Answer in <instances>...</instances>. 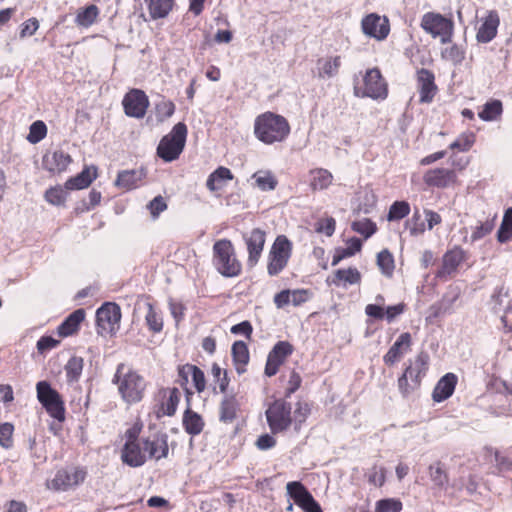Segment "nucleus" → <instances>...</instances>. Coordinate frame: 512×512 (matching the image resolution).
<instances>
[{
    "instance_id": "f257e3e1",
    "label": "nucleus",
    "mask_w": 512,
    "mask_h": 512,
    "mask_svg": "<svg viewBox=\"0 0 512 512\" xmlns=\"http://www.w3.org/2000/svg\"><path fill=\"white\" fill-rule=\"evenodd\" d=\"M112 383L123 403L128 406L138 404L145 398L148 382L138 370L126 363L116 366Z\"/></svg>"
},
{
    "instance_id": "f03ea898",
    "label": "nucleus",
    "mask_w": 512,
    "mask_h": 512,
    "mask_svg": "<svg viewBox=\"0 0 512 512\" xmlns=\"http://www.w3.org/2000/svg\"><path fill=\"white\" fill-rule=\"evenodd\" d=\"M290 132L288 120L280 114L266 111L255 118L254 135L266 145L284 142Z\"/></svg>"
},
{
    "instance_id": "7ed1b4c3",
    "label": "nucleus",
    "mask_w": 512,
    "mask_h": 512,
    "mask_svg": "<svg viewBox=\"0 0 512 512\" xmlns=\"http://www.w3.org/2000/svg\"><path fill=\"white\" fill-rule=\"evenodd\" d=\"M429 366L430 357L425 351H420L413 359L407 361L402 374L397 380L398 390L402 397L408 398L420 389Z\"/></svg>"
},
{
    "instance_id": "20e7f679",
    "label": "nucleus",
    "mask_w": 512,
    "mask_h": 512,
    "mask_svg": "<svg viewBox=\"0 0 512 512\" xmlns=\"http://www.w3.org/2000/svg\"><path fill=\"white\" fill-rule=\"evenodd\" d=\"M213 265L217 272L226 278H235L242 274L243 266L238 259L231 240H217L212 247Z\"/></svg>"
},
{
    "instance_id": "39448f33",
    "label": "nucleus",
    "mask_w": 512,
    "mask_h": 512,
    "mask_svg": "<svg viewBox=\"0 0 512 512\" xmlns=\"http://www.w3.org/2000/svg\"><path fill=\"white\" fill-rule=\"evenodd\" d=\"M354 94L357 97H367L373 100H385L389 94L388 83L379 68L367 69L361 80L354 82Z\"/></svg>"
},
{
    "instance_id": "423d86ee",
    "label": "nucleus",
    "mask_w": 512,
    "mask_h": 512,
    "mask_svg": "<svg viewBox=\"0 0 512 512\" xmlns=\"http://www.w3.org/2000/svg\"><path fill=\"white\" fill-rule=\"evenodd\" d=\"M187 133V126L183 122L175 124L160 140L156 150L157 156L165 162L177 160L185 148Z\"/></svg>"
},
{
    "instance_id": "0eeeda50",
    "label": "nucleus",
    "mask_w": 512,
    "mask_h": 512,
    "mask_svg": "<svg viewBox=\"0 0 512 512\" xmlns=\"http://www.w3.org/2000/svg\"><path fill=\"white\" fill-rule=\"evenodd\" d=\"M293 252V243L286 235H278L272 243L267 259L269 276L279 275L289 263Z\"/></svg>"
},
{
    "instance_id": "6e6552de",
    "label": "nucleus",
    "mask_w": 512,
    "mask_h": 512,
    "mask_svg": "<svg viewBox=\"0 0 512 512\" xmlns=\"http://www.w3.org/2000/svg\"><path fill=\"white\" fill-rule=\"evenodd\" d=\"M421 28L433 38H440L441 43H451L454 34V22L438 12L425 13L420 22Z\"/></svg>"
},
{
    "instance_id": "1a4fd4ad",
    "label": "nucleus",
    "mask_w": 512,
    "mask_h": 512,
    "mask_svg": "<svg viewBox=\"0 0 512 512\" xmlns=\"http://www.w3.org/2000/svg\"><path fill=\"white\" fill-rule=\"evenodd\" d=\"M265 416L274 435L287 431L293 424L292 407L285 399H276L269 404Z\"/></svg>"
},
{
    "instance_id": "9d476101",
    "label": "nucleus",
    "mask_w": 512,
    "mask_h": 512,
    "mask_svg": "<svg viewBox=\"0 0 512 512\" xmlns=\"http://www.w3.org/2000/svg\"><path fill=\"white\" fill-rule=\"evenodd\" d=\"M37 398L46 412L55 420L65 421V405L61 395L53 389L47 381H40L36 385Z\"/></svg>"
},
{
    "instance_id": "9b49d317",
    "label": "nucleus",
    "mask_w": 512,
    "mask_h": 512,
    "mask_svg": "<svg viewBox=\"0 0 512 512\" xmlns=\"http://www.w3.org/2000/svg\"><path fill=\"white\" fill-rule=\"evenodd\" d=\"M121 309L116 303H104L96 311L97 333L101 336L113 335L119 329Z\"/></svg>"
},
{
    "instance_id": "f8f14e48",
    "label": "nucleus",
    "mask_w": 512,
    "mask_h": 512,
    "mask_svg": "<svg viewBox=\"0 0 512 512\" xmlns=\"http://www.w3.org/2000/svg\"><path fill=\"white\" fill-rule=\"evenodd\" d=\"M181 392L177 387H161L155 394L154 414L157 419L176 414Z\"/></svg>"
},
{
    "instance_id": "ddd939ff",
    "label": "nucleus",
    "mask_w": 512,
    "mask_h": 512,
    "mask_svg": "<svg viewBox=\"0 0 512 512\" xmlns=\"http://www.w3.org/2000/svg\"><path fill=\"white\" fill-rule=\"evenodd\" d=\"M87 478V469L74 466L71 469H59L54 478L47 482V487L54 491H67L80 484Z\"/></svg>"
},
{
    "instance_id": "4468645a",
    "label": "nucleus",
    "mask_w": 512,
    "mask_h": 512,
    "mask_svg": "<svg viewBox=\"0 0 512 512\" xmlns=\"http://www.w3.org/2000/svg\"><path fill=\"white\" fill-rule=\"evenodd\" d=\"M423 183L431 189H447L459 184L458 175L454 169L435 167L426 170L422 176Z\"/></svg>"
},
{
    "instance_id": "2eb2a0df",
    "label": "nucleus",
    "mask_w": 512,
    "mask_h": 512,
    "mask_svg": "<svg viewBox=\"0 0 512 512\" xmlns=\"http://www.w3.org/2000/svg\"><path fill=\"white\" fill-rule=\"evenodd\" d=\"M293 352L294 346L289 341L284 340L275 343L267 355L264 367L265 376H275Z\"/></svg>"
},
{
    "instance_id": "dca6fc26",
    "label": "nucleus",
    "mask_w": 512,
    "mask_h": 512,
    "mask_svg": "<svg viewBox=\"0 0 512 512\" xmlns=\"http://www.w3.org/2000/svg\"><path fill=\"white\" fill-rule=\"evenodd\" d=\"M286 493L303 512H323L320 504L302 482H288Z\"/></svg>"
},
{
    "instance_id": "f3484780",
    "label": "nucleus",
    "mask_w": 512,
    "mask_h": 512,
    "mask_svg": "<svg viewBox=\"0 0 512 512\" xmlns=\"http://www.w3.org/2000/svg\"><path fill=\"white\" fill-rule=\"evenodd\" d=\"M122 105L128 117L142 119L146 115L150 102L143 90L133 88L124 95Z\"/></svg>"
},
{
    "instance_id": "a211bd4d",
    "label": "nucleus",
    "mask_w": 512,
    "mask_h": 512,
    "mask_svg": "<svg viewBox=\"0 0 512 512\" xmlns=\"http://www.w3.org/2000/svg\"><path fill=\"white\" fill-rule=\"evenodd\" d=\"M361 30L366 36L383 41L390 33V21L386 16L370 13L362 18Z\"/></svg>"
},
{
    "instance_id": "6ab92c4d",
    "label": "nucleus",
    "mask_w": 512,
    "mask_h": 512,
    "mask_svg": "<svg viewBox=\"0 0 512 512\" xmlns=\"http://www.w3.org/2000/svg\"><path fill=\"white\" fill-rule=\"evenodd\" d=\"M415 79L419 93V103H432L439 91L435 82L434 72L425 68H419L416 70Z\"/></svg>"
},
{
    "instance_id": "aec40b11",
    "label": "nucleus",
    "mask_w": 512,
    "mask_h": 512,
    "mask_svg": "<svg viewBox=\"0 0 512 512\" xmlns=\"http://www.w3.org/2000/svg\"><path fill=\"white\" fill-rule=\"evenodd\" d=\"M243 240L248 252L247 265L254 267L258 264L266 243V232L261 228H254L243 234Z\"/></svg>"
},
{
    "instance_id": "412c9836",
    "label": "nucleus",
    "mask_w": 512,
    "mask_h": 512,
    "mask_svg": "<svg viewBox=\"0 0 512 512\" xmlns=\"http://www.w3.org/2000/svg\"><path fill=\"white\" fill-rule=\"evenodd\" d=\"M143 450L146 453V459L159 461L167 458L169 455L168 435L157 432L142 439Z\"/></svg>"
},
{
    "instance_id": "4be33fe9",
    "label": "nucleus",
    "mask_w": 512,
    "mask_h": 512,
    "mask_svg": "<svg viewBox=\"0 0 512 512\" xmlns=\"http://www.w3.org/2000/svg\"><path fill=\"white\" fill-rule=\"evenodd\" d=\"M467 259V253L459 246L446 251L442 257V264L436 273L438 278H447L456 274L460 265Z\"/></svg>"
},
{
    "instance_id": "5701e85b",
    "label": "nucleus",
    "mask_w": 512,
    "mask_h": 512,
    "mask_svg": "<svg viewBox=\"0 0 512 512\" xmlns=\"http://www.w3.org/2000/svg\"><path fill=\"white\" fill-rule=\"evenodd\" d=\"M412 336L409 332H403L383 356L385 365L391 367L399 362L403 356L411 350Z\"/></svg>"
},
{
    "instance_id": "b1692460",
    "label": "nucleus",
    "mask_w": 512,
    "mask_h": 512,
    "mask_svg": "<svg viewBox=\"0 0 512 512\" xmlns=\"http://www.w3.org/2000/svg\"><path fill=\"white\" fill-rule=\"evenodd\" d=\"M500 24L499 14L496 10H490L486 16L481 19L480 26L477 29L476 40L479 43H488L492 41L498 31Z\"/></svg>"
},
{
    "instance_id": "393cba45",
    "label": "nucleus",
    "mask_w": 512,
    "mask_h": 512,
    "mask_svg": "<svg viewBox=\"0 0 512 512\" xmlns=\"http://www.w3.org/2000/svg\"><path fill=\"white\" fill-rule=\"evenodd\" d=\"M458 383L456 374L449 372L443 375L436 383L432 391V400L436 403L443 402L450 398Z\"/></svg>"
},
{
    "instance_id": "a878e982",
    "label": "nucleus",
    "mask_w": 512,
    "mask_h": 512,
    "mask_svg": "<svg viewBox=\"0 0 512 512\" xmlns=\"http://www.w3.org/2000/svg\"><path fill=\"white\" fill-rule=\"evenodd\" d=\"M121 460L130 467H140L146 462V453L140 442L125 443L121 451Z\"/></svg>"
},
{
    "instance_id": "bb28decb",
    "label": "nucleus",
    "mask_w": 512,
    "mask_h": 512,
    "mask_svg": "<svg viewBox=\"0 0 512 512\" xmlns=\"http://www.w3.org/2000/svg\"><path fill=\"white\" fill-rule=\"evenodd\" d=\"M71 156L63 150H56L43 157V167L53 174H60L67 170L71 164Z\"/></svg>"
},
{
    "instance_id": "cd10ccee",
    "label": "nucleus",
    "mask_w": 512,
    "mask_h": 512,
    "mask_svg": "<svg viewBox=\"0 0 512 512\" xmlns=\"http://www.w3.org/2000/svg\"><path fill=\"white\" fill-rule=\"evenodd\" d=\"M85 319V311L80 308L73 311L65 320L57 327V334L60 338H66L76 335L80 330V325Z\"/></svg>"
},
{
    "instance_id": "c85d7f7f",
    "label": "nucleus",
    "mask_w": 512,
    "mask_h": 512,
    "mask_svg": "<svg viewBox=\"0 0 512 512\" xmlns=\"http://www.w3.org/2000/svg\"><path fill=\"white\" fill-rule=\"evenodd\" d=\"M240 413V402L236 395L225 396L219 405V420L225 424L233 423Z\"/></svg>"
},
{
    "instance_id": "c756f323",
    "label": "nucleus",
    "mask_w": 512,
    "mask_h": 512,
    "mask_svg": "<svg viewBox=\"0 0 512 512\" xmlns=\"http://www.w3.org/2000/svg\"><path fill=\"white\" fill-rule=\"evenodd\" d=\"M97 168L95 166L84 167L77 175L70 177L65 182L67 190H82L88 188L97 178Z\"/></svg>"
},
{
    "instance_id": "7c9ffc66",
    "label": "nucleus",
    "mask_w": 512,
    "mask_h": 512,
    "mask_svg": "<svg viewBox=\"0 0 512 512\" xmlns=\"http://www.w3.org/2000/svg\"><path fill=\"white\" fill-rule=\"evenodd\" d=\"M231 356L236 372L239 375L245 373L250 361L247 344L241 340L235 341L231 347Z\"/></svg>"
},
{
    "instance_id": "2f4dec72",
    "label": "nucleus",
    "mask_w": 512,
    "mask_h": 512,
    "mask_svg": "<svg viewBox=\"0 0 512 512\" xmlns=\"http://www.w3.org/2000/svg\"><path fill=\"white\" fill-rule=\"evenodd\" d=\"M342 65L341 56L323 57L317 60V76L320 79H329L339 73Z\"/></svg>"
},
{
    "instance_id": "473e14b6",
    "label": "nucleus",
    "mask_w": 512,
    "mask_h": 512,
    "mask_svg": "<svg viewBox=\"0 0 512 512\" xmlns=\"http://www.w3.org/2000/svg\"><path fill=\"white\" fill-rule=\"evenodd\" d=\"M234 178L231 170L224 166H219L207 178L206 187L210 192L222 190L227 181Z\"/></svg>"
},
{
    "instance_id": "72a5a7b5",
    "label": "nucleus",
    "mask_w": 512,
    "mask_h": 512,
    "mask_svg": "<svg viewBox=\"0 0 512 512\" xmlns=\"http://www.w3.org/2000/svg\"><path fill=\"white\" fill-rule=\"evenodd\" d=\"M310 188L312 191H321L328 189L334 180L332 173L324 168H315L310 170Z\"/></svg>"
},
{
    "instance_id": "f704fd0d",
    "label": "nucleus",
    "mask_w": 512,
    "mask_h": 512,
    "mask_svg": "<svg viewBox=\"0 0 512 512\" xmlns=\"http://www.w3.org/2000/svg\"><path fill=\"white\" fill-rule=\"evenodd\" d=\"M182 424L186 433L192 436L199 435L205 426L202 416L191 408L184 411Z\"/></svg>"
},
{
    "instance_id": "c9c22d12",
    "label": "nucleus",
    "mask_w": 512,
    "mask_h": 512,
    "mask_svg": "<svg viewBox=\"0 0 512 512\" xmlns=\"http://www.w3.org/2000/svg\"><path fill=\"white\" fill-rule=\"evenodd\" d=\"M146 2L152 20L166 18L175 6V0H146Z\"/></svg>"
},
{
    "instance_id": "e433bc0d",
    "label": "nucleus",
    "mask_w": 512,
    "mask_h": 512,
    "mask_svg": "<svg viewBox=\"0 0 512 512\" xmlns=\"http://www.w3.org/2000/svg\"><path fill=\"white\" fill-rule=\"evenodd\" d=\"M143 174L138 170H124L118 173L115 185L126 191L133 190L139 186Z\"/></svg>"
},
{
    "instance_id": "4c0bfd02",
    "label": "nucleus",
    "mask_w": 512,
    "mask_h": 512,
    "mask_svg": "<svg viewBox=\"0 0 512 512\" xmlns=\"http://www.w3.org/2000/svg\"><path fill=\"white\" fill-rule=\"evenodd\" d=\"M147 312L145 314V323L148 330L153 334L162 332L164 321L162 313L151 302L146 303Z\"/></svg>"
},
{
    "instance_id": "58836bf2",
    "label": "nucleus",
    "mask_w": 512,
    "mask_h": 512,
    "mask_svg": "<svg viewBox=\"0 0 512 512\" xmlns=\"http://www.w3.org/2000/svg\"><path fill=\"white\" fill-rule=\"evenodd\" d=\"M252 179L254 185L261 191H272L278 185V180L274 173L270 170H259L253 173Z\"/></svg>"
},
{
    "instance_id": "ea45409f",
    "label": "nucleus",
    "mask_w": 512,
    "mask_h": 512,
    "mask_svg": "<svg viewBox=\"0 0 512 512\" xmlns=\"http://www.w3.org/2000/svg\"><path fill=\"white\" fill-rule=\"evenodd\" d=\"M503 113V104L498 99H493L483 105L482 110L478 113L481 120L490 122L499 120Z\"/></svg>"
},
{
    "instance_id": "a19ab883",
    "label": "nucleus",
    "mask_w": 512,
    "mask_h": 512,
    "mask_svg": "<svg viewBox=\"0 0 512 512\" xmlns=\"http://www.w3.org/2000/svg\"><path fill=\"white\" fill-rule=\"evenodd\" d=\"M361 282V273L357 268L349 267L347 269H338L334 272L332 283L339 286L341 283L344 284H358Z\"/></svg>"
},
{
    "instance_id": "79ce46f5",
    "label": "nucleus",
    "mask_w": 512,
    "mask_h": 512,
    "mask_svg": "<svg viewBox=\"0 0 512 512\" xmlns=\"http://www.w3.org/2000/svg\"><path fill=\"white\" fill-rule=\"evenodd\" d=\"M347 244L348 246L346 248L336 250L332 258L333 266H336L345 258L352 257L362 249V241L359 238L352 237L348 240Z\"/></svg>"
},
{
    "instance_id": "37998d69",
    "label": "nucleus",
    "mask_w": 512,
    "mask_h": 512,
    "mask_svg": "<svg viewBox=\"0 0 512 512\" xmlns=\"http://www.w3.org/2000/svg\"><path fill=\"white\" fill-rule=\"evenodd\" d=\"M84 368V360L80 356H72L65 364L67 382H78Z\"/></svg>"
},
{
    "instance_id": "c03bdc74",
    "label": "nucleus",
    "mask_w": 512,
    "mask_h": 512,
    "mask_svg": "<svg viewBox=\"0 0 512 512\" xmlns=\"http://www.w3.org/2000/svg\"><path fill=\"white\" fill-rule=\"evenodd\" d=\"M67 191L65 185H56L45 191L44 198L51 205L64 206L68 196Z\"/></svg>"
},
{
    "instance_id": "a18cd8bd",
    "label": "nucleus",
    "mask_w": 512,
    "mask_h": 512,
    "mask_svg": "<svg viewBox=\"0 0 512 512\" xmlns=\"http://www.w3.org/2000/svg\"><path fill=\"white\" fill-rule=\"evenodd\" d=\"M311 413V405L305 400H298L295 403V409L293 412V424L294 429L299 431L302 427V424L307 420L308 416Z\"/></svg>"
},
{
    "instance_id": "49530a36",
    "label": "nucleus",
    "mask_w": 512,
    "mask_h": 512,
    "mask_svg": "<svg viewBox=\"0 0 512 512\" xmlns=\"http://www.w3.org/2000/svg\"><path fill=\"white\" fill-rule=\"evenodd\" d=\"M377 266L386 277H392L395 269V261L388 249H383L377 255Z\"/></svg>"
},
{
    "instance_id": "de8ad7c7",
    "label": "nucleus",
    "mask_w": 512,
    "mask_h": 512,
    "mask_svg": "<svg viewBox=\"0 0 512 512\" xmlns=\"http://www.w3.org/2000/svg\"><path fill=\"white\" fill-rule=\"evenodd\" d=\"M411 207L407 201H395L391 204L387 220L390 222L400 221L410 214Z\"/></svg>"
},
{
    "instance_id": "09e8293b",
    "label": "nucleus",
    "mask_w": 512,
    "mask_h": 512,
    "mask_svg": "<svg viewBox=\"0 0 512 512\" xmlns=\"http://www.w3.org/2000/svg\"><path fill=\"white\" fill-rule=\"evenodd\" d=\"M98 15V7L94 4H91L77 13L75 22L79 26L89 27L96 21Z\"/></svg>"
},
{
    "instance_id": "8fccbe9b",
    "label": "nucleus",
    "mask_w": 512,
    "mask_h": 512,
    "mask_svg": "<svg viewBox=\"0 0 512 512\" xmlns=\"http://www.w3.org/2000/svg\"><path fill=\"white\" fill-rule=\"evenodd\" d=\"M441 57L454 65H459L465 59V49L458 44H452L441 51Z\"/></svg>"
},
{
    "instance_id": "3c124183",
    "label": "nucleus",
    "mask_w": 512,
    "mask_h": 512,
    "mask_svg": "<svg viewBox=\"0 0 512 512\" xmlns=\"http://www.w3.org/2000/svg\"><path fill=\"white\" fill-rule=\"evenodd\" d=\"M476 142V135L474 132L461 133L455 141H453L449 148L451 150H458L461 152L469 151Z\"/></svg>"
},
{
    "instance_id": "603ef678",
    "label": "nucleus",
    "mask_w": 512,
    "mask_h": 512,
    "mask_svg": "<svg viewBox=\"0 0 512 512\" xmlns=\"http://www.w3.org/2000/svg\"><path fill=\"white\" fill-rule=\"evenodd\" d=\"M351 229L364 236L365 239L371 237L377 231V225L374 221L369 218H363L352 222Z\"/></svg>"
},
{
    "instance_id": "864d4df0",
    "label": "nucleus",
    "mask_w": 512,
    "mask_h": 512,
    "mask_svg": "<svg viewBox=\"0 0 512 512\" xmlns=\"http://www.w3.org/2000/svg\"><path fill=\"white\" fill-rule=\"evenodd\" d=\"M512 237V208H508L503 216L502 223L497 233L500 243H505Z\"/></svg>"
},
{
    "instance_id": "5fc2aeb1",
    "label": "nucleus",
    "mask_w": 512,
    "mask_h": 512,
    "mask_svg": "<svg viewBox=\"0 0 512 512\" xmlns=\"http://www.w3.org/2000/svg\"><path fill=\"white\" fill-rule=\"evenodd\" d=\"M47 135V126L41 121L37 120L33 122L29 128V134L27 136V140L31 144H36L43 140Z\"/></svg>"
},
{
    "instance_id": "6e6d98bb",
    "label": "nucleus",
    "mask_w": 512,
    "mask_h": 512,
    "mask_svg": "<svg viewBox=\"0 0 512 512\" xmlns=\"http://www.w3.org/2000/svg\"><path fill=\"white\" fill-rule=\"evenodd\" d=\"M175 109V104L171 100L163 99L157 102L155 105V113L157 120L160 122H164L174 114Z\"/></svg>"
},
{
    "instance_id": "4d7b16f0",
    "label": "nucleus",
    "mask_w": 512,
    "mask_h": 512,
    "mask_svg": "<svg viewBox=\"0 0 512 512\" xmlns=\"http://www.w3.org/2000/svg\"><path fill=\"white\" fill-rule=\"evenodd\" d=\"M211 373L214 380L218 383V387L221 393H226L230 384V379L226 370H222L221 367L214 362L211 367Z\"/></svg>"
},
{
    "instance_id": "13d9d810",
    "label": "nucleus",
    "mask_w": 512,
    "mask_h": 512,
    "mask_svg": "<svg viewBox=\"0 0 512 512\" xmlns=\"http://www.w3.org/2000/svg\"><path fill=\"white\" fill-rule=\"evenodd\" d=\"M402 509V502L396 498L381 499L375 504V512H401Z\"/></svg>"
},
{
    "instance_id": "bf43d9fd",
    "label": "nucleus",
    "mask_w": 512,
    "mask_h": 512,
    "mask_svg": "<svg viewBox=\"0 0 512 512\" xmlns=\"http://www.w3.org/2000/svg\"><path fill=\"white\" fill-rule=\"evenodd\" d=\"M14 425L9 422L0 424V446L4 449H10L13 444Z\"/></svg>"
},
{
    "instance_id": "052dcab7",
    "label": "nucleus",
    "mask_w": 512,
    "mask_h": 512,
    "mask_svg": "<svg viewBox=\"0 0 512 512\" xmlns=\"http://www.w3.org/2000/svg\"><path fill=\"white\" fill-rule=\"evenodd\" d=\"M429 474L431 480L438 487H443L448 483V475L440 462L429 466Z\"/></svg>"
},
{
    "instance_id": "680f3d73",
    "label": "nucleus",
    "mask_w": 512,
    "mask_h": 512,
    "mask_svg": "<svg viewBox=\"0 0 512 512\" xmlns=\"http://www.w3.org/2000/svg\"><path fill=\"white\" fill-rule=\"evenodd\" d=\"M376 301L379 304H368L365 307V313L368 317L375 320H383L385 318V308L381 305L384 302V297L381 294L376 296Z\"/></svg>"
},
{
    "instance_id": "e2e57ef3",
    "label": "nucleus",
    "mask_w": 512,
    "mask_h": 512,
    "mask_svg": "<svg viewBox=\"0 0 512 512\" xmlns=\"http://www.w3.org/2000/svg\"><path fill=\"white\" fill-rule=\"evenodd\" d=\"M302 384V377L299 372L295 369H292L289 373V378L285 387L284 396L285 398H290L292 394H294Z\"/></svg>"
},
{
    "instance_id": "0e129e2a",
    "label": "nucleus",
    "mask_w": 512,
    "mask_h": 512,
    "mask_svg": "<svg viewBox=\"0 0 512 512\" xmlns=\"http://www.w3.org/2000/svg\"><path fill=\"white\" fill-rule=\"evenodd\" d=\"M167 208L168 204L161 195L156 196L147 204V209L153 219H157L162 212L167 210Z\"/></svg>"
},
{
    "instance_id": "69168bd1",
    "label": "nucleus",
    "mask_w": 512,
    "mask_h": 512,
    "mask_svg": "<svg viewBox=\"0 0 512 512\" xmlns=\"http://www.w3.org/2000/svg\"><path fill=\"white\" fill-rule=\"evenodd\" d=\"M336 229V220L333 217H326L319 219L315 224V231L317 233L325 234L331 237Z\"/></svg>"
},
{
    "instance_id": "338daca9",
    "label": "nucleus",
    "mask_w": 512,
    "mask_h": 512,
    "mask_svg": "<svg viewBox=\"0 0 512 512\" xmlns=\"http://www.w3.org/2000/svg\"><path fill=\"white\" fill-rule=\"evenodd\" d=\"M192 383L197 393H202L206 389V377L204 372L196 365L191 364Z\"/></svg>"
},
{
    "instance_id": "774afa93",
    "label": "nucleus",
    "mask_w": 512,
    "mask_h": 512,
    "mask_svg": "<svg viewBox=\"0 0 512 512\" xmlns=\"http://www.w3.org/2000/svg\"><path fill=\"white\" fill-rule=\"evenodd\" d=\"M313 297V293L309 289H294L291 290L290 303L297 307L308 302Z\"/></svg>"
}]
</instances>
